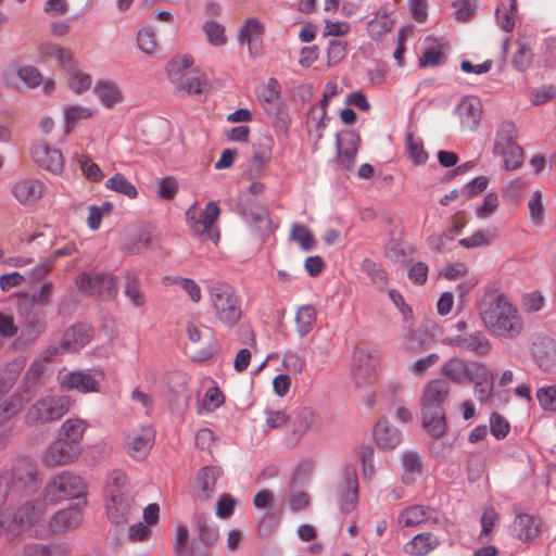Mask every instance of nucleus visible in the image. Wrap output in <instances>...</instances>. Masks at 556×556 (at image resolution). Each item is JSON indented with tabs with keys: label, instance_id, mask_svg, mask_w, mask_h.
<instances>
[{
	"label": "nucleus",
	"instance_id": "64",
	"mask_svg": "<svg viewBox=\"0 0 556 556\" xmlns=\"http://www.w3.org/2000/svg\"><path fill=\"white\" fill-rule=\"evenodd\" d=\"M530 218L534 224H541L544 218V206L542 194L539 190L534 191L529 200Z\"/></svg>",
	"mask_w": 556,
	"mask_h": 556
},
{
	"label": "nucleus",
	"instance_id": "35",
	"mask_svg": "<svg viewBox=\"0 0 556 556\" xmlns=\"http://www.w3.org/2000/svg\"><path fill=\"white\" fill-rule=\"evenodd\" d=\"M124 290L123 293L135 307H142L147 302V296L142 290L141 280L137 274L131 270L123 273Z\"/></svg>",
	"mask_w": 556,
	"mask_h": 556
},
{
	"label": "nucleus",
	"instance_id": "34",
	"mask_svg": "<svg viewBox=\"0 0 556 556\" xmlns=\"http://www.w3.org/2000/svg\"><path fill=\"white\" fill-rule=\"evenodd\" d=\"M401 466L402 481L405 484H413L421 476L422 459L416 451H404L401 454Z\"/></svg>",
	"mask_w": 556,
	"mask_h": 556
},
{
	"label": "nucleus",
	"instance_id": "39",
	"mask_svg": "<svg viewBox=\"0 0 556 556\" xmlns=\"http://www.w3.org/2000/svg\"><path fill=\"white\" fill-rule=\"evenodd\" d=\"M263 31L264 25L261 21L255 16L249 17L244 21L238 31V40L242 45H247L248 49L251 51L252 42L256 40Z\"/></svg>",
	"mask_w": 556,
	"mask_h": 556
},
{
	"label": "nucleus",
	"instance_id": "12",
	"mask_svg": "<svg viewBox=\"0 0 556 556\" xmlns=\"http://www.w3.org/2000/svg\"><path fill=\"white\" fill-rule=\"evenodd\" d=\"M154 439L155 432L151 426L139 425L127 431L124 448L132 459L142 460L150 453Z\"/></svg>",
	"mask_w": 556,
	"mask_h": 556
},
{
	"label": "nucleus",
	"instance_id": "27",
	"mask_svg": "<svg viewBox=\"0 0 556 556\" xmlns=\"http://www.w3.org/2000/svg\"><path fill=\"white\" fill-rule=\"evenodd\" d=\"M359 141V136L356 132L349 131L345 134L343 139L344 148H342L340 136L337 135V159L343 168L350 170L354 167Z\"/></svg>",
	"mask_w": 556,
	"mask_h": 556
},
{
	"label": "nucleus",
	"instance_id": "21",
	"mask_svg": "<svg viewBox=\"0 0 556 556\" xmlns=\"http://www.w3.org/2000/svg\"><path fill=\"white\" fill-rule=\"evenodd\" d=\"M42 181L34 178H25L16 181L12 188V194L16 201L23 205H29L37 202L43 192Z\"/></svg>",
	"mask_w": 556,
	"mask_h": 556
},
{
	"label": "nucleus",
	"instance_id": "51",
	"mask_svg": "<svg viewBox=\"0 0 556 556\" xmlns=\"http://www.w3.org/2000/svg\"><path fill=\"white\" fill-rule=\"evenodd\" d=\"M290 237L296 241L303 251H312L315 247V239L309 229L302 224H293Z\"/></svg>",
	"mask_w": 556,
	"mask_h": 556
},
{
	"label": "nucleus",
	"instance_id": "22",
	"mask_svg": "<svg viewBox=\"0 0 556 556\" xmlns=\"http://www.w3.org/2000/svg\"><path fill=\"white\" fill-rule=\"evenodd\" d=\"M434 510L424 505H413L404 508L397 516L396 522L401 528L417 527L425 522L432 521L437 523V517H433Z\"/></svg>",
	"mask_w": 556,
	"mask_h": 556
},
{
	"label": "nucleus",
	"instance_id": "54",
	"mask_svg": "<svg viewBox=\"0 0 556 556\" xmlns=\"http://www.w3.org/2000/svg\"><path fill=\"white\" fill-rule=\"evenodd\" d=\"M535 396L543 410L556 412V384L539 388Z\"/></svg>",
	"mask_w": 556,
	"mask_h": 556
},
{
	"label": "nucleus",
	"instance_id": "10",
	"mask_svg": "<svg viewBox=\"0 0 556 556\" xmlns=\"http://www.w3.org/2000/svg\"><path fill=\"white\" fill-rule=\"evenodd\" d=\"M75 285L81 293L101 301L112 300L117 294L116 277L105 273H81L76 277Z\"/></svg>",
	"mask_w": 556,
	"mask_h": 556
},
{
	"label": "nucleus",
	"instance_id": "37",
	"mask_svg": "<svg viewBox=\"0 0 556 556\" xmlns=\"http://www.w3.org/2000/svg\"><path fill=\"white\" fill-rule=\"evenodd\" d=\"M358 481L355 470L345 473V490L341 494L340 508L343 514L351 513L357 505Z\"/></svg>",
	"mask_w": 556,
	"mask_h": 556
},
{
	"label": "nucleus",
	"instance_id": "5",
	"mask_svg": "<svg viewBox=\"0 0 556 556\" xmlns=\"http://www.w3.org/2000/svg\"><path fill=\"white\" fill-rule=\"evenodd\" d=\"M255 92L265 114L273 118L275 129L287 132L291 117L285 101L281 99L279 81L271 77L267 83L258 85Z\"/></svg>",
	"mask_w": 556,
	"mask_h": 556
},
{
	"label": "nucleus",
	"instance_id": "61",
	"mask_svg": "<svg viewBox=\"0 0 556 556\" xmlns=\"http://www.w3.org/2000/svg\"><path fill=\"white\" fill-rule=\"evenodd\" d=\"M509 422L498 413H492L490 416V431L497 440L504 439L509 432Z\"/></svg>",
	"mask_w": 556,
	"mask_h": 556
},
{
	"label": "nucleus",
	"instance_id": "36",
	"mask_svg": "<svg viewBox=\"0 0 556 556\" xmlns=\"http://www.w3.org/2000/svg\"><path fill=\"white\" fill-rule=\"evenodd\" d=\"M440 544V541L430 532L416 534L404 546L407 554L413 556H425Z\"/></svg>",
	"mask_w": 556,
	"mask_h": 556
},
{
	"label": "nucleus",
	"instance_id": "55",
	"mask_svg": "<svg viewBox=\"0 0 556 556\" xmlns=\"http://www.w3.org/2000/svg\"><path fill=\"white\" fill-rule=\"evenodd\" d=\"M493 237L494 235L491 231L479 230L467 238L460 239L458 243L466 249H477L490 245Z\"/></svg>",
	"mask_w": 556,
	"mask_h": 556
},
{
	"label": "nucleus",
	"instance_id": "7",
	"mask_svg": "<svg viewBox=\"0 0 556 556\" xmlns=\"http://www.w3.org/2000/svg\"><path fill=\"white\" fill-rule=\"evenodd\" d=\"M73 402L67 395H46L37 400L26 412L28 426L46 425L61 419L67 414Z\"/></svg>",
	"mask_w": 556,
	"mask_h": 556
},
{
	"label": "nucleus",
	"instance_id": "62",
	"mask_svg": "<svg viewBox=\"0 0 556 556\" xmlns=\"http://www.w3.org/2000/svg\"><path fill=\"white\" fill-rule=\"evenodd\" d=\"M17 77L28 87V88H36L38 87L42 81V76L40 72L31 66L26 65L21 67L17 71Z\"/></svg>",
	"mask_w": 556,
	"mask_h": 556
},
{
	"label": "nucleus",
	"instance_id": "24",
	"mask_svg": "<svg viewBox=\"0 0 556 556\" xmlns=\"http://www.w3.org/2000/svg\"><path fill=\"white\" fill-rule=\"evenodd\" d=\"M61 386L81 393L98 392L99 379L91 371H73L62 378Z\"/></svg>",
	"mask_w": 556,
	"mask_h": 556
},
{
	"label": "nucleus",
	"instance_id": "41",
	"mask_svg": "<svg viewBox=\"0 0 556 556\" xmlns=\"http://www.w3.org/2000/svg\"><path fill=\"white\" fill-rule=\"evenodd\" d=\"M517 0H509V4L497 5L495 17L497 25L506 33H510L516 24Z\"/></svg>",
	"mask_w": 556,
	"mask_h": 556
},
{
	"label": "nucleus",
	"instance_id": "13",
	"mask_svg": "<svg viewBox=\"0 0 556 556\" xmlns=\"http://www.w3.org/2000/svg\"><path fill=\"white\" fill-rule=\"evenodd\" d=\"M193 207L194 206L190 207L186 213L187 222L192 231L195 235L204 237L205 239L217 242L219 239V232L215 229L214 224L220 214L218 204L214 201L208 202L200 217L191 215Z\"/></svg>",
	"mask_w": 556,
	"mask_h": 556
},
{
	"label": "nucleus",
	"instance_id": "15",
	"mask_svg": "<svg viewBox=\"0 0 556 556\" xmlns=\"http://www.w3.org/2000/svg\"><path fill=\"white\" fill-rule=\"evenodd\" d=\"M81 451V445H76L59 435V438L48 446L45 453V463L49 466L67 465L76 460Z\"/></svg>",
	"mask_w": 556,
	"mask_h": 556
},
{
	"label": "nucleus",
	"instance_id": "57",
	"mask_svg": "<svg viewBox=\"0 0 556 556\" xmlns=\"http://www.w3.org/2000/svg\"><path fill=\"white\" fill-rule=\"evenodd\" d=\"M189 531L184 525L176 527V533L174 538V553L176 556H189L188 551Z\"/></svg>",
	"mask_w": 556,
	"mask_h": 556
},
{
	"label": "nucleus",
	"instance_id": "49",
	"mask_svg": "<svg viewBox=\"0 0 556 556\" xmlns=\"http://www.w3.org/2000/svg\"><path fill=\"white\" fill-rule=\"evenodd\" d=\"M138 48L148 55H154L159 46L155 38V31L152 27L147 26L138 30L137 33Z\"/></svg>",
	"mask_w": 556,
	"mask_h": 556
},
{
	"label": "nucleus",
	"instance_id": "17",
	"mask_svg": "<svg viewBox=\"0 0 556 556\" xmlns=\"http://www.w3.org/2000/svg\"><path fill=\"white\" fill-rule=\"evenodd\" d=\"M31 156L42 168L54 175L62 173L64 160L61 151L49 147L45 142L35 143L30 150Z\"/></svg>",
	"mask_w": 556,
	"mask_h": 556
},
{
	"label": "nucleus",
	"instance_id": "58",
	"mask_svg": "<svg viewBox=\"0 0 556 556\" xmlns=\"http://www.w3.org/2000/svg\"><path fill=\"white\" fill-rule=\"evenodd\" d=\"M77 162L81 172L89 180L97 182L103 179L104 175L101 168L90 157L79 155Z\"/></svg>",
	"mask_w": 556,
	"mask_h": 556
},
{
	"label": "nucleus",
	"instance_id": "38",
	"mask_svg": "<svg viewBox=\"0 0 556 556\" xmlns=\"http://www.w3.org/2000/svg\"><path fill=\"white\" fill-rule=\"evenodd\" d=\"M517 132V127L513 122L501 123L496 129L493 153H505V150L516 144Z\"/></svg>",
	"mask_w": 556,
	"mask_h": 556
},
{
	"label": "nucleus",
	"instance_id": "19",
	"mask_svg": "<svg viewBox=\"0 0 556 556\" xmlns=\"http://www.w3.org/2000/svg\"><path fill=\"white\" fill-rule=\"evenodd\" d=\"M450 393V386L443 379L430 380L424 389L421 409H444L443 403Z\"/></svg>",
	"mask_w": 556,
	"mask_h": 556
},
{
	"label": "nucleus",
	"instance_id": "63",
	"mask_svg": "<svg viewBox=\"0 0 556 556\" xmlns=\"http://www.w3.org/2000/svg\"><path fill=\"white\" fill-rule=\"evenodd\" d=\"M345 42L337 39L330 40L327 49L328 65L332 66L338 64L345 56Z\"/></svg>",
	"mask_w": 556,
	"mask_h": 556
},
{
	"label": "nucleus",
	"instance_id": "40",
	"mask_svg": "<svg viewBox=\"0 0 556 556\" xmlns=\"http://www.w3.org/2000/svg\"><path fill=\"white\" fill-rule=\"evenodd\" d=\"M87 428V421L80 418L66 419L60 429V437L73 442L76 445H81L84 432Z\"/></svg>",
	"mask_w": 556,
	"mask_h": 556
},
{
	"label": "nucleus",
	"instance_id": "23",
	"mask_svg": "<svg viewBox=\"0 0 556 556\" xmlns=\"http://www.w3.org/2000/svg\"><path fill=\"white\" fill-rule=\"evenodd\" d=\"M541 521L529 514H519L510 526L511 534L522 542H531L540 534Z\"/></svg>",
	"mask_w": 556,
	"mask_h": 556
},
{
	"label": "nucleus",
	"instance_id": "56",
	"mask_svg": "<svg viewBox=\"0 0 556 556\" xmlns=\"http://www.w3.org/2000/svg\"><path fill=\"white\" fill-rule=\"evenodd\" d=\"M504 160L505 168L516 169L522 164L523 151L522 148L516 143L505 150V153H497Z\"/></svg>",
	"mask_w": 556,
	"mask_h": 556
},
{
	"label": "nucleus",
	"instance_id": "59",
	"mask_svg": "<svg viewBox=\"0 0 556 556\" xmlns=\"http://www.w3.org/2000/svg\"><path fill=\"white\" fill-rule=\"evenodd\" d=\"M20 535L21 532L14 519H11L5 514H0V538H4L8 542L14 543Z\"/></svg>",
	"mask_w": 556,
	"mask_h": 556
},
{
	"label": "nucleus",
	"instance_id": "31",
	"mask_svg": "<svg viewBox=\"0 0 556 556\" xmlns=\"http://www.w3.org/2000/svg\"><path fill=\"white\" fill-rule=\"evenodd\" d=\"M62 68L65 73L67 86L73 92L81 94L90 89L92 78L89 74L77 68V61L75 58L72 59L71 64H66Z\"/></svg>",
	"mask_w": 556,
	"mask_h": 556
},
{
	"label": "nucleus",
	"instance_id": "30",
	"mask_svg": "<svg viewBox=\"0 0 556 556\" xmlns=\"http://www.w3.org/2000/svg\"><path fill=\"white\" fill-rule=\"evenodd\" d=\"M421 426L431 438L441 439L447 430L444 409H421Z\"/></svg>",
	"mask_w": 556,
	"mask_h": 556
},
{
	"label": "nucleus",
	"instance_id": "44",
	"mask_svg": "<svg viewBox=\"0 0 556 556\" xmlns=\"http://www.w3.org/2000/svg\"><path fill=\"white\" fill-rule=\"evenodd\" d=\"M70 548L64 543L31 544L25 547L24 556H66Z\"/></svg>",
	"mask_w": 556,
	"mask_h": 556
},
{
	"label": "nucleus",
	"instance_id": "6",
	"mask_svg": "<svg viewBox=\"0 0 556 556\" xmlns=\"http://www.w3.org/2000/svg\"><path fill=\"white\" fill-rule=\"evenodd\" d=\"M210 300L217 319L228 327L235 326L241 317V304L235 289L222 281L208 285Z\"/></svg>",
	"mask_w": 556,
	"mask_h": 556
},
{
	"label": "nucleus",
	"instance_id": "14",
	"mask_svg": "<svg viewBox=\"0 0 556 556\" xmlns=\"http://www.w3.org/2000/svg\"><path fill=\"white\" fill-rule=\"evenodd\" d=\"M445 341L451 346L479 357H485L489 355L493 348L491 340L479 330L463 332L454 337L446 338Z\"/></svg>",
	"mask_w": 556,
	"mask_h": 556
},
{
	"label": "nucleus",
	"instance_id": "2",
	"mask_svg": "<svg viewBox=\"0 0 556 556\" xmlns=\"http://www.w3.org/2000/svg\"><path fill=\"white\" fill-rule=\"evenodd\" d=\"M41 484L36 465L28 457L15 459L11 467L0 473V506L8 496L35 493Z\"/></svg>",
	"mask_w": 556,
	"mask_h": 556
},
{
	"label": "nucleus",
	"instance_id": "25",
	"mask_svg": "<svg viewBox=\"0 0 556 556\" xmlns=\"http://www.w3.org/2000/svg\"><path fill=\"white\" fill-rule=\"evenodd\" d=\"M90 339V326L86 324H77L64 331L60 342V348L64 352H74L85 346Z\"/></svg>",
	"mask_w": 556,
	"mask_h": 556
},
{
	"label": "nucleus",
	"instance_id": "45",
	"mask_svg": "<svg viewBox=\"0 0 556 556\" xmlns=\"http://www.w3.org/2000/svg\"><path fill=\"white\" fill-rule=\"evenodd\" d=\"M105 187L129 199H136L138 197L137 188L121 173L108 179Z\"/></svg>",
	"mask_w": 556,
	"mask_h": 556
},
{
	"label": "nucleus",
	"instance_id": "53",
	"mask_svg": "<svg viewBox=\"0 0 556 556\" xmlns=\"http://www.w3.org/2000/svg\"><path fill=\"white\" fill-rule=\"evenodd\" d=\"M203 31L211 45L219 47L226 43L225 28L222 24L215 21H206L203 25Z\"/></svg>",
	"mask_w": 556,
	"mask_h": 556
},
{
	"label": "nucleus",
	"instance_id": "4",
	"mask_svg": "<svg viewBox=\"0 0 556 556\" xmlns=\"http://www.w3.org/2000/svg\"><path fill=\"white\" fill-rule=\"evenodd\" d=\"M12 517L21 534L26 532L29 536L37 539L49 536L47 503L43 498L24 502Z\"/></svg>",
	"mask_w": 556,
	"mask_h": 556
},
{
	"label": "nucleus",
	"instance_id": "18",
	"mask_svg": "<svg viewBox=\"0 0 556 556\" xmlns=\"http://www.w3.org/2000/svg\"><path fill=\"white\" fill-rule=\"evenodd\" d=\"M532 356L536 365L546 372L556 371V341L549 337H539L532 343Z\"/></svg>",
	"mask_w": 556,
	"mask_h": 556
},
{
	"label": "nucleus",
	"instance_id": "33",
	"mask_svg": "<svg viewBox=\"0 0 556 556\" xmlns=\"http://www.w3.org/2000/svg\"><path fill=\"white\" fill-rule=\"evenodd\" d=\"M220 475L222 470L216 466H205L199 471L197 476V486L199 488L197 496L200 500L206 501L212 497Z\"/></svg>",
	"mask_w": 556,
	"mask_h": 556
},
{
	"label": "nucleus",
	"instance_id": "1",
	"mask_svg": "<svg viewBox=\"0 0 556 556\" xmlns=\"http://www.w3.org/2000/svg\"><path fill=\"white\" fill-rule=\"evenodd\" d=\"M480 317L490 333L500 340H515L525 330L518 308L504 294H495L480 306Z\"/></svg>",
	"mask_w": 556,
	"mask_h": 556
},
{
	"label": "nucleus",
	"instance_id": "42",
	"mask_svg": "<svg viewBox=\"0 0 556 556\" xmlns=\"http://www.w3.org/2000/svg\"><path fill=\"white\" fill-rule=\"evenodd\" d=\"M47 359L48 357L45 356L42 358L35 359L30 364L24 376L23 386L25 391H31L36 389L38 386L42 384Z\"/></svg>",
	"mask_w": 556,
	"mask_h": 556
},
{
	"label": "nucleus",
	"instance_id": "60",
	"mask_svg": "<svg viewBox=\"0 0 556 556\" xmlns=\"http://www.w3.org/2000/svg\"><path fill=\"white\" fill-rule=\"evenodd\" d=\"M177 192L178 184L174 177H165L156 181V193L162 200H173Z\"/></svg>",
	"mask_w": 556,
	"mask_h": 556
},
{
	"label": "nucleus",
	"instance_id": "11",
	"mask_svg": "<svg viewBox=\"0 0 556 556\" xmlns=\"http://www.w3.org/2000/svg\"><path fill=\"white\" fill-rule=\"evenodd\" d=\"M442 375L458 383H467L472 380H484L490 376L488 367L483 363L467 362L460 357L450 358L442 367Z\"/></svg>",
	"mask_w": 556,
	"mask_h": 556
},
{
	"label": "nucleus",
	"instance_id": "46",
	"mask_svg": "<svg viewBox=\"0 0 556 556\" xmlns=\"http://www.w3.org/2000/svg\"><path fill=\"white\" fill-rule=\"evenodd\" d=\"M92 110L83 105H70L64 111V131L70 134L76 122L91 117Z\"/></svg>",
	"mask_w": 556,
	"mask_h": 556
},
{
	"label": "nucleus",
	"instance_id": "3",
	"mask_svg": "<svg viewBox=\"0 0 556 556\" xmlns=\"http://www.w3.org/2000/svg\"><path fill=\"white\" fill-rule=\"evenodd\" d=\"M104 496L106 515L110 521L115 525L128 522L136 511V505L124 471L115 469L109 473L104 486Z\"/></svg>",
	"mask_w": 556,
	"mask_h": 556
},
{
	"label": "nucleus",
	"instance_id": "20",
	"mask_svg": "<svg viewBox=\"0 0 556 556\" xmlns=\"http://www.w3.org/2000/svg\"><path fill=\"white\" fill-rule=\"evenodd\" d=\"M463 128L475 130L478 128L482 116L481 101L476 97H465L455 109Z\"/></svg>",
	"mask_w": 556,
	"mask_h": 556
},
{
	"label": "nucleus",
	"instance_id": "28",
	"mask_svg": "<svg viewBox=\"0 0 556 556\" xmlns=\"http://www.w3.org/2000/svg\"><path fill=\"white\" fill-rule=\"evenodd\" d=\"M192 527L194 528L199 541L203 544L202 548L214 545L219 539L218 527L206 514L197 511L192 519Z\"/></svg>",
	"mask_w": 556,
	"mask_h": 556
},
{
	"label": "nucleus",
	"instance_id": "32",
	"mask_svg": "<svg viewBox=\"0 0 556 556\" xmlns=\"http://www.w3.org/2000/svg\"><path fill=\"white\" fill-rule=\"evenodd\" d=\"M376 444L382 448H394L402 440L401 432L389 425L388 420L380 419L372 430Z\"/></svg>",
	"mask_w": 556,
	"mask_h": 556
},
{
	"label": "nucleus",
	"instance_id": "50",
	"mask_svg": "<svg viewBox=\"0 0 556 556\" xmlns=\"http://www.w3.org/2000/svg\"><path fill=\"white\" fill-rule=\"evenodd\" d=\"M151 244L150 233L142 231L129 237L123 244V251L129 255L140 254Z\"/></svg>",
	"mask_w": 556,
	"mask_h": 556
},
{
	"label": "nucleus",
	"instance_id": "8",
	"mask_svg": "<svg viewBox=\"0 0 556 556\" xmlns=\"http://www.w3.org/2000/svg\"><path fill=\"white\" fill-rule=\"evenodd\" d=\"M43 494L51 503L70 498H81L87 494V484L80 476L64 470L49 481Z\"/></svg>",
	"mask_w": 556,
	"mask_h": 556
},
{
	"label": "nucleus",
	"instance_id": "16",
	"mask_svg": "<svg viewBox=\"0 0 556 556\" xmlns=\"http://www.w3.org/2000/svg\"><path fill=\"white\" fill-rule=\"evenodd\" d=\"M84 505H86V500H84L83 505L81 503H76L65 509L59 510L51 519L48 518L49 535L52 533H62L78 527L83 521Z\"/></svg>",
	"mask_w": 556,
	"mask_h": 556
},
{
	"label": "nucleus",
	"instance_id": "52",
	"mask_svg": "<svg viewBox=\"0 0 556 556\" xmlns=\"http://www.w3.org/2000/svg\"><path fill=\"white\" fill-rule=\"evenodd\" d=\"M406 149L413 163L421 165L427 162L428 154L425 152L420 139H416L412 132L406 136Z\"/></svg>",
	"mask_w": 556,
	"mask_h": 556
},
{
	"label": "nucleus",
	"instance_id": "48",
	"mask_svg": "<svg viewBox=\"0 0 556 556\" xmlns=\"http://www.w3.org/2000/svg\"><path fill=\"white\" fill-rule=\"evenodd\" d=\"M362 270L368 275L372 283L380 290L387 286V271L381 265L377 264L370 258H365L362 262Z\"/></svg>",
	"mask_w": 556,
	"mask_h": 556
},
{
	"label": "nucleus",
	"instance_id": "47",
	"mask_svg": "<svg viewBox=\"0 0 556 556\" xmlns=\"http://www.w3.org/2000/svg\"><path fill=\"white\" fill-rule=\"evenodd\" d=\"M39 51L41 58H54L61 67L65 66L66 64H71L72 59L74 58L70 50L54 43H45L40 46Z\"/></svg>",
	"mask_w": 556,
	"mask_h": 556
},
{
	"label": "nucleus",
	"instance_id": "9",
	"mask_svg": "<svg viewBox=\"0 0 556 556\" xmlns=\"http://www.w3.org/2000/svg\"><path fill=\"white\" fill-rule=\"evenodd\" d=\"M193 64V59L189 54L173 58L166 65V73L169 80L179 91H185L189 96L201 94L205 81L199 75H191L188 72Z\"/></svg>",
	"mask_w": 556,
	"mask_h": 556
},
{
	"label": "nucleus",
	"instance_id": "26",
	"mask_svg": "<svg viewBox=\"0 0 556 556\" xmlns=\"http://www.w3.org/2000/svg\"><path fill=\"white\" fill-rule=\"evenodd\" d=\"M377 361L365 350H356L353 355V378L356 384L368 382L375 375Z\"/></svg>",
	"mask_w": 556,
	"mask_h": 556
},
{
	"label": "nucleus",
	"instance_id": "43",
	"mask_svg": "<svg viewBox=\"0 0 556 556\" xmlns=\"http://www.w3.org/2000/svg\"><path fill=\"white\" fill-rule=\"evenodd\" d=\"M316 320V309L313 305H302L295 315L296 332L301 338L312 331Z\"/></svg>",
	"mask_w": 556,
	"mask_h": 556
},
{
	"label": "nucleus",
	"instance_id": "29",
	"mask_svg": "<svg viewBox=\"0 0 556 556\" xmlns=\"http://www.w3.org/2000/svg\"><path fill=\"white\" fill-rule=\"evenodd\" d=\"M93 92L105 109H113L124 100L119 86L109 79H100L96 83Z\"/></svg>",
	"mask_w": 556,
	"mask_h": 556
}]
</instances>
